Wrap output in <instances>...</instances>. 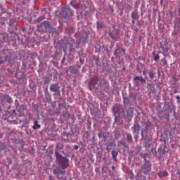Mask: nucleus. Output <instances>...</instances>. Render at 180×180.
Masks as SVG:
<instances>
[{
	"label": "nucleus",
	"instance_id": "f257e3e1",
	"mask_svg": "<svg viewBox=\"0 0 180 180\" xmlns=\"http://www.w3.org/2000/svg\"><path fill=\"white\" fill-rule=\"evenodd\" d=\"M55 155L56 157V164L58 167L53 169V172L58 179H63V177L65 175V169L70 167V160L63 156L58 151L55 152Z\"/></svg>",
	"mask_w": 180,
	"mask_h": 180
},
{
	"label": "nucleus",
	"instance_id": "f03ea898",
	"mask_svg": "<svg viewBox=\"0 0 180 180\" xmlns=\"http://www.w3.org/2000/svg\"><path fill=\"white\" fill-rule=\"evenodd\" d=\"M51 23L49 21H44L39 25L37 26L38 32L41 33H46V32H50L52 30Z\"/></svg>",
	"mask_w": 180,
	"mask_h": 180
},
{
	"label": "nucleus",
	"instance_id": "7ed1b4c3",
	"mask_svg": "<svg viewBox=\"0 0 180 180\" xmlns=\"http://www.w3.org/2000/svg\"><path fill=\"white\" fill-rule=\"evenodd\" d=\"M60 15L61 16H63V18H68V16H72L74 13H72V11H71L70 5H66L62 7V11L60 12Z\"/></svg>",
	"mask_w": 180,
	"mask_h": 180
},
{
	"label": "nucleus",
	"instance_id": "20e7f679",
	"mask_svg": "<svg viewBox=\"0 0 180 180\" xmlns=\"http://www.w3.org/2000/svg\"><path fill=\"white\" fill-rule=\"evenodd\" d=\"M99 82V78L98 76H94L93 77L90 78L89 82V89L90 91H94L95 89V86H96V84Z\"/></svg>",
	"mask_w": 180,
	"mask_h": 180
},
{
	"label": "nucleus",
	"instance_id": "39448f33",
	"mask_svg": "<svg viewBox=\"0 0 180 180\" xmlns=\"http://www.w3.org/2000/svg\"><path fill=\"white\" fill-rule=\"evenodd\" d=\"M144 161L146 162V163L141 167V172L145 174V175H147V174H148V172L151 171V163L147 161V159H146V158H144Z\"/></svg>",
	"mask_w": 180,
	"mask_h": 180
},
{
	"label": "nucleus",
	"instance_id": "423d86ee",
	"mask_svg": "<svg viewBox=\"0 0 180 180\" xmlns=\"http://www.w3.org/2000/svg\"><path fill=\"white\" fill-rule=\"evenodd\" d=\"M71 47H72V43H70L68 41H65L60 44V49H63L64 56H67V50L71 49Z\"/></svg>",
	"mask_w": 180,
	"mask_h": 180
},
{
	"label": "nucleus",
	"instance_id": "0eeeda50",
	"mask_svg": "<svg viewBox=\"0 0 180 180\" xmlns=\"http://www.w3.org/2000/svg\"><path fill=\"white\" fill-rule=\"evenodd\" d=\"M109 36L112 40H119V38L120 37V31L117 29H114L109 33Z\"/></svg>",
	"mask_w": 180,
	"mask_h": 180
},
{
	"label": "nucleus",
	"instance_id": "6e6552de",
	"mask_svg": "<svg viewBox=\"0 0 180 180\" xmlns=\"http://www.w3.org/2000/svg\"><path fill=\"white\" fill-rule=\"evenodd\" d=\"M134 113H137V110H136L135 108H131L130 107L127 110V119H132L133 117V115H134Z\"/></svg>",
	"mask_w": 180,
	"mask_h": 180
},
{
	"label": "nucleus",
	"instance_id": "1a4fd4ad",
	"mask_svg": "<svg viewBox=\"0 0 180 180\" xmlns=\"http://www.w3.org/2000/svg\"><path fill=\"white\" fill-rule=\"evenodd\" d=\"M112 112L115 116L116 115H120V113H124V111H123V108H122V105H119L113 107Z\"/></svg>",
	"mask_w": 180,
	"mask_h": 180
},
{
	"label": "nucleus",
	"instance_id": "9d476101",
	"mask_svg": "<svg viewBox=\"0 0 180 180\" xmlns=\"http://www.w3.org/2000/svg\"><path fill=\"white\" fill-rule=\"evenodd\" d=\"M49 89L51 92H54L55 94H60V92L58 84H51Z\"/></svg>",
	"mask_w": 180,
	"mask_h": 180
},
{
	"label": "nucleus",
	"instance_id": "9b49d317",
	"mask_svg": "<svg viewBox=\"0 0 180 180\" xmlns=\"http://www.w3.org/2000/svg\"><path fill=\"white\" fill-rule=\"evenodd\" d=\"M141 129V126H140L137 122H135L134 124V126L131 127V130L134 134H136V135H139V133H140Z\"/></svg>",
	"mask_w": 180,
	"mask_h": 180
},
{
	"label": "nucleus",
	"instance_id": "f8f14e48",
	"mask_svg": "<svg viewBox=\"0 0 180 180\" xmlns=\"http://www.w3.org/2000/svg\"><path fill=\"white\" fill-rule=\"evenodd\" d=\"M158 151L160 154L159 155V159L161 160V158H164L165 157V154H167V150L165 149V146L162 147L160 146L158 149Z\"/></svg>",
	"mask_w": 180,
	"mask_h": 180
},
{
	"label": "nucleus",
	"instance_id": "ddd939ff",
	"mask_svg": "<svg viewBox=\"0 0 180 180\" xmlns=\"http://www.w3.org/2000/svg\"><path fill=\"white\" fill-rule=\"evenodd\" d=\"M1 36L5 43H8V41H10V40H13L12 38V32H9L8 34H3Z\"/></svg>",
	"mask_w": 180,
	"mask_h": 180
},
{
	"label": "nucleus",
	"instance_id": "4468645a",
	"mask_svg": "<svg viewBox=\"0 0 180 180\" xmlns=\"http://www.w3.org/2000/svg\"><path fill=\"white\" fill-rule=\"evenodd\" d=\"M134 81H135V84L137 86H139V82L137 81H140L142 85H146V79L143 78V77L136 76L134 77Z\"/></svg>",
	"mask_w": 180,
	"mask_h": 180
},
{
	"label": "nucleus",
	"instance_id": "2eb2a0df",
	"mask_svg": "<svg viewBox=\"0 0 180 180\" xmlns=\"http://www.w3.org/2000/svg\"><path fill=\"white\" fill-rule=\"evenodd\" d=\"M143 133H144V131L142 130L141 131V136H142L143 140L145 141V142H144L145 147H146V148H150V142L147 139V136H144Z\"/></svg>",
	"mask_w": 180,
	"mask_h": 180
},
{
	"label": "nucleus",
	"instance_id": "dca6fc26",
	"mask_svg": "<svg viewBox=\"0 0 180 180\" xmlns=\"http://www.w3.org/2000/svg\"><path fill=\"white\" fill-rule=\"evenodd\" d=\"M113 147H116V143L113 141V140L110 141L109 144L107 145L106 150L108 151H110L113 148Z\"/></svg>",
	"mask_w": 180,
	"mask_h": 180
},
{
	"label": "nucleus",
	"instance_id": "f3484780",
	"mask_svg": "<svg viewBox=\"0 0 180 180\" xmlns=\"http://www.w3.org/2000/svg\"><path fill=\"white\" fill-rule=\"evenodd\" d=\"M158 175L160 178H165V176H168L169 174L168 172L165 170H160L158 173Z\"/></svg>",
	"mask_w": 180,
	"mask_h": 180
},
{
	"label": "nucleus",
	"instance_id": "a211bd4d",
	"mask_svg": "<svg viewBox=\"0 0 180 180\" xmlns=\"http://www.w3.org/2000/svg\"><path fill=\"white\" fill-rule=\"evenodd\" d=\"M41 127V125L39 124V121H34V125L32 126L33 130H39Z\"/></svg>",
	"mask_w": 180,
	"mask_h": 180
},
{
	"label": "nucleus",
	"instance_id": "6ab92c4d",
	"mask_svg": "<svg viewBox=\"0 0 180 180\" xmlns=\"http://www.w3.org/2000/svg\"><path fill=\"white\" fill-rule=\"evenodd\" d=\"M117 155H119V153L116 150H112V158L114 160V161L117 160Z\"/></svg>",
	"mask_w": 180,
	"mask_h": 180
},
{
	"label": "nucleus",
	"instance_id": "aec40b11",
	"mask_svg": "<svg viewBox=\"0 0 180 180\" xmlns=\"http://www.w3.org/2000/svg\"><path fill=\"white\" fill-rule=\"evenodd\" d=\"M4 98H6V102H8V103H13V101H12V97H11L10 96L5 94L4 96Z\"/></svg>",
	"mask_w": 180,
	"mask_h": 180
},
{
	"label": "nucleus",
	"instance_id": "412c9836",
	"mask_svg": "<svg viewBox=\"0 0 180 180\" xmlns=\"http://www.w3.org/2000/svg\"><path fill=\"white\" fill-rule=\"evenodd\" d=\"M101 85H108V81L106 79H101L98 84V87L99 88Z\"/></svg>",
	"mask_w": 180,
	"mask_h": 180
},
{
	"label": "nucleus",
	"instance_id": "4be33fe9",
	"mask_svg": "<svg viewBox=\"0 0 180 180\" xmlns=\"http://www.w3.org/2000/svg\"><path fill=\"white\" fill-rule=\"evenodd\" d=\"M50 81H51V77L46 76L44 81V85H46V84H49V82H50Z\"/></svg>",
	"mask_w": 180,
	"mask_h": 180
},
{
	"label": "nucleus",
	"instance_id": "5701e85b",
	"mask_svg": "<svg viewBox=\"0 0 180 180\" xmlns=\"http://www.w3.org/2000/svg\"><path fill=\"white\" fill-rule=\"evenodd\" d=\"M160 49H162L163 53H168V51L169 50V49H168V47H164V45L161 44L160 46Z\"/></svg>",
	"mask_w": 180,
	"mask_h": 180
},
{
	"label": "nucleus",
	"instance_id": "b1692460",
	"mask_svg": "<svg viewBox=\"0 0 180 180\" xmlns=\"http://www.w3.org/2000/svg\"><path fill=\"white\" fill-rule=\"evenodd\" d=\"M148 76L150 79H154L155 75H154V72L153 71H150L148 72Z\"/></svg>",
	"mask_w": 180,
	"mask_h": 180
},
{
	"label": "nucleus",
	"instance_id": "393cba45",
	"mask_svg": "<svg viewBox=\"0 0 180 180\" xmlns=\"http://www.w3.org/2000/svg\"><path fill=\"white\" fill-rule=\"evenodd\" d=\"M123 102L124 103V105H129V103H130V99H129V98H123Z\"/></svg>",
	"mask_w": 180,
	"mask_h": 180
},
{
	"label": "nucleus",
	"instance_id": "a878e982",
	"mask_svg": "<svg viewBox=\"0 0 180 180\" xmlns=\"http://www.w3.org/2000/svg\"><path fill=\"white\" fill-rule=\"evenodd\" d=\"M97 24V29L99 30V29H102L103 27V23L102 22H99V21H98L96 22Z\"/></svg>",
	"mask_w": 180,
	"mask_h": 180
},
{
	"label": "nucleus",
	"instance_id": "bb28decb",
	"mask_svg": "<svg viewBox=\"0 0 180 180\" xmlns=\"http://www.w3.org/2000/svg\"><path fill=\"white\" fill-rule=\"evenodd\" d=\"M4 58H5L4 61H6L8 63H11V61H12V57L11 56H5Z\"/></svg>",
	"mask_w": 180,
	"mask_h": 180
},
{
	"label": "nucleus",
	"instance_id": "cd10ccee",
	"mask_svg": "<svg viewBox=\"0 0 180 180\" xmlns=\"http://www.w3.org/2000/svg\"><path fill=\"white\" fill-rule=\"evenodd\" d=\"M127 141H133V136H131V134H127Z\"/></svg>",
	"mask_w": 180,
	"mask_h": 180
},
{
	"label": "nucleus",
	"instance_id": "c85d7f7f",
	"mask_svg": "<svg viewBox=\"0 0 180 180\" xmlns=\"http://www.w3.org/2000/svg\"><path fill=\"white\" fill-rule=\"evenodd\" d=\"M6 148V145H4V143H0V153Z\"/></svg>",
	"mask_w": 180,
	"mask_h": 180
},
{
	"label": "nucleus",
	"instance_id": "c756f323",
	"mask_svg": "<svg viewBox=\"0 0 180 180\" xmlns=\"http://www.w3.org/2000/svg\"><path fill=\"white\" fill-rule=\"evenodd\" d=\"M44 19H46V16L41 15V17H39L37 19V22H38V23H39V22H41V20H44Z\"/></svg>",
	"mask_w": 180,
	"mask_h": 180
},
{
	"label": "nucleus",
	"instance_id": "7c9ffc66",
	"mask_svg": "<svg viewBox=\"0 0 180 180\" xmlns=\"http://www.w3.org/2000/svg\"><path fill=\"white\" fill-rule=\"evenodd\" d=\"M25 110H26L25 105H21L19 106V112H25Z\"/></svg>",
	"mask_w": 180,
	"mask_h": 180
},
{
	"label": "nucleus",
	"instance_id": "2f4dec72",
	"mask_svg": "<svg viewBox=\"0 0 180 180\" xmlns=\"http://www.w3.org/2000/svg\"><path fill=\"white\" fill-rule=\"evenodd\" d=\"M160 65H162V66L167 65V60H165V59H162V60H160Z\"/></svg>",
	"mask_w": 180,
	"mask_h": 180
},
{
	"label": "nucleus",
	"instance_id": "473e14b6",
	"mask_svg": "<svg viewBox=\"0 0 180 180\" xmlns=\"http://www.w3.org/2000/svg\"><path fill=\"white\" fill-rule=\"evenodd\" d=\"M67 33H74V29L72 27H68L66 30Z\"/></svg>",
	"mask_w": 180,
	"mask_h": 180
},
{
	"label": "nucleus",
	"instance_id": "72a5a7b5",
	"mask_svg": "<svg viewBox=\"0 0 180 180\" xmlns=\"http://www.w3.org/2000/svg\"><path fill=\"white\" fill-rule=\"evenodd\" d=\"M70 116H71V114L69 112H66L65 114H63L64 119H70Z\"/></svg>",
	"mask_w": 180,
	"mask_h": 180
},
{
	"label": "nucleus",
	"instance_id": "f704fd0d",
	"mask_svg": "<svg viewBox=\"0 0 180 180\" xmlns=\"http://www.w3.org/2000/svg\"><path fill=\"white\" fill-rule=\"evenodd\" d=\"M70 70H71V72H72V74H75L77 72V70L74 68V66H70Z\"/></svg>",
	"mask_w": 180,
	"mask_h": 180
},
{
	"label": "nucleus",
	"instance_id": "c9c22d12",
	"mask_svg": "<svg viewBox=\"0 0 180 180\" xmlns=\"http://www.w3.org/2000/svg\"><path fill=\"white\" fill-rule=\"evenodd\" d=\"M145 124L148 127H151V126H153V123H151L150 121H147Z\"/></svg>",
	"mask_w": 180,
	"mask_h": 180
},
{
	"label": "nucleus",
	"instance_id": "e433bc0d",
	"mask_svg": "<svg viewBox=\"0 0 180 180\" xmlns=\"http://www.w3.org/2000/svg\"><path fill=\"white\" fill-rule=\"evenodd\" d=\"M6 20H8L6 19V18H5V17H1V18H0V23H4V22H5Z\"/></svg>",
	"mask_w": 180,
	"mask_h": 180
},
{
	"label": "nucleus",
	"instance_id": "4c0bfd02",
	"mask_svg": "<svg viewBox=\"0 0 180 180\" xmlns=\"http://www.w3.org/2000/svg\"><path fill=\"white\" fill-rule=\"evenodd\" d=\"M158 60H160V55L156 54V56L154 58V61H158Z\"/></svg>",
	"mask_w": 180,
	"mask_h": 180
},
{
	"label": "nucleus",
	"instance_id": "58836bf2",
	"mask_svg": "<svg viewBox=\"0 0 180 180\" xmlns=\"http://www.w3.org/2000/svg\"><path fill=\"white\" fill-rule=\"evenodd\" d=\"M72 6L75 9H78L79 8V4H73Z\"/></svg>",
	"mask_w": 180,
	"mask_h": 180
},
{
	"label": "nucleus",
	"instance_id": "ea45409f",
	"mask_svg": "<svg viewBox=\"0 0 180 180\" xmlns=\"http://www.w3.org/2000/svg\"><path fill=\"white\" fill-rule=\"evenodd\" d=\"M80 41H82L83 44L86 42V38L82 37L80 39Z\"/></svg>",
	"mask_w": 180,
	"mask_h": 180
},
{
	"label": "nucleus",
	"instance_id": "a19ab883",
	"mask_svg": "<svg viewBox=\"0 0 180 180\" xmlns=\"http://www.w3.org/2000/svg\"><path fill=\"white\" fill-rule=\"evenodd\" d=\"M5 63V60L4 59V58L0 57V64H4Z\"/></svg>",
	"mask_w": 180,
	"mask_h": 180
},
{
	"label": "nucleus",
	"instance_id": "79ce46f5",
	"mask_svg": "<svg viewBox=\"0 0 180 180\" xmlns=\"http://www.w3.org/2000/svg\"><path fill=\"white\" fill-rule=\"evenodd\" d=\"M42 15H44V13H47V11H46V8L41 9Z\"/></svg>",
	"mask_w": 180,
	"mask_h": 180
},
{
	"label": "nucleus",
	"instance_id": "37998d69",
	"mask_svg": "<svg viewBox=\"0 0 180 180\" xmlns=\"http://www.w3.org/2000/svg\"><path fill=\"white\" fill-rule=\"evenodd\" d=\"M70 119L72 120V122H75V120H77V119L75 118V116H74V115H71Z\"/></svg>",
	"mask_w": 180,
	"mask_h": 180
},
{
	"label": "nucleus",
	"instance_id": "c03bdc74",
	"mask_svg": "<svg viewBox=\"0 0 180 180\" xmlns=\"http://www.w3.org/2000/svg\"><path fill=\"white\" fill-rule=\"evenodd\" d=\"M176 99H179V100L177 101V102H178V103H179V102H180V97H179V95H177V96H176Z\"/></svg>",
	"mask_w": 180,
	"mask_h": 180
},
{
	"label": "nucleus",
	"instance_id": "a18cd8bd",
	"mask_svg": "<svg viewBox=\"0 0 180 180\" xmlns=\"http://www.w3.org/2000/svg\"><path fill=\"white\" fill-rule=\"evenodd\" d=\"M2 96H4V94H0V98H2ZM0 112H2V108H1V105H0Z\"/></svg>",
	"mask_w": 180,
	"mask_h": 180
},
{
	"label": "nucleus",
	"instance_id": "49530a36",
	"mask_svg": "<svg viewBox=\"0 0 180 180\" xmlns=\"http://www.w3.org/2000/svg\"><path fill=\"white\" fill-rule=\"evenodd\" d=\"M74 148H75V150H78L79 147H78V146L76 145L74 146Z\"/></svg>",
	"mask_w": 180,
	"mask_h": 180
},
{
	"label": "nucleus",
	"instance_id": "de8ad7c7",
	"mask_svg": "<svg viewBox=\"0 0 180 180\" xmlns=\"http://www.w3.org/2000/svg\"><path fill=\"white\" fill-rule=\"evenodd\" d=\"M111 169H112V171H115V166H112V167H111Z\"/></svg>",
	"mask_w": 180,
	"mask_h": 180
},
{
	"label": "nucleus",
	"instance_id": "09e8293b",
	"mask_svg": "<svg viewBox=\"0 0 180 180\" xmlns=\"http://www.w3.org/2000/svg\"><path fill=\"white\" fill-rule=\"evenodd\" d=\"M0 51H5V49H2V47L0 46Z\"/></svg>",
	"mask_w": 180,
	"mask_h": 180
},
{
	"label": "nucleus",
	"instance_id": "8fccbe9b",
	"mask_svg": "<svg viewBox=\"0 0 180 180\" xmlns=\"http://www.w3.org/2000/svg\"><path fill=\"white\" fill-rule=\"evenodd\" d=\"M4 137V134L2 133H0V139H2Z\"/></svg>",
	"mask_w": 180,
	"mask_h": 180
},
{
	"label": "nucleus",
	"instance_id": "3c124183",
	"mask_svg": "<svg viewBox=\"0 0 180 180\" xmlns=\"http://www.w3.org/2000/svg\"><path fill=\"white\" fill-rule=\"evenodd\" d=\"M115 50H116V51H117L119 50V46H117L115 48Z\"/></svg>",
	"mask_w": 180,
	"mask_h": 180
},
{
	"label": "nucleus",
	"instance_id": "603ef678",
	"mask_svg": "<svg viewBox=\"0 0 180 180\" xmlns=\"http://www.w3.org/2000/svg\"><path fill=\"white\" fill-rule=\"evenodd\" d=\"M102 136V133L98 134V136L101 137Z\"/></svg>",
	"mask_w": 180,
	"mask_h": 180
},
{
	"label": "nucleus",
	"instance_id": "864d4df0",
	"mask_svg": "<svg viewBox=\"0 0 180 180\" xmlns=\"http://www.w3.org/2000/svg\"><path fill=\"white\" fill-rule=\"evenodd\" d=\"M143 75L144 76H146V70H143Z\"/></svg>",
	"mask_w": 180,
	"mask_h": 180
},
{
	"label": "nucleus",
	"instance_id": "5fc2aeb1",
	"mask_svg": "<svg viewBox=\"0 0 180 180\" xmlns=\"http://www.w3.org/2000/svg\"><path fill=\"white\" fill-rule=\"evenodd\" d=\"M122 51H123V53H126V50L125 49H122Z\"/></svg>",
	"mask_w": 180,
	"mask_h": 180
},
{
	"label": "nucleus",
	"instance_id": "6e6d98bb",
	"mask_svg": "<svg viewBox=\"0 0 180 180\" xmlns=\"http://www.w3.org/2000/svg\"><path fill=\"white\" fill-rule=\"evenodd\" d=\"M139 151L141 150V146H138Z\"/></svg>",
	"mask_w": 180,
	"mask_h": 180
},
{
	"label": "nucleus",
	"instance_id": "4d7b16f0",
	"mask_svg": "<svg viewBox=\"0 0 180 180\" xmlns=\"http://www.w3.org/2000/svg\"><path fill=\"white\" fill-rule=\"evenodd\" d=\"M12 25H13V22H10L9 25L12 26Z\"/></svg>",
	"mask_w": 180,
	"mask_h": 180
},
{
	"label": "nucleus",
	"instance_id": "13d9d810",
	"mask_svg": "<svg viewBox=\"0 0 180 180\" xmlns=\"http://www.w3.org/2000/svg\"><path fill=\"white\" fill-rule=\"evenodd\" d=\"M132 23H133V25H134V23H135V22H134V20L132 21Z\"/></svg>",
	"mask_w": 180,
	"mask_h": 180
},
{
	"label": "nucleus",
	"instance_id": "bf43d9fd",
	"mask_svg": "<svg viewBox=\"0 0 180 180\" xmlns=\"http://www.w3.org/2000/svg\"><path fill=\"white\" fill-rule=\"evenodd\" d=\"M114 180H119V179H114Z\"/></svg>",
	"mask_w": 180,
	"mask_h": 180
},
{
	"label": "nucleus",
	"instance_id": "052dcab7",
	"mask_svg": "<svg viewBox=\"0 0 180 180\" xmlns=\"http://www.w3.org/2000/svg\"><path fill=\"white\" fill-rule=\"evenodd\" d=\"M47 91H48V89L46 88V91L47 92Z\"/></svg>",
	"mask_w": 180,
	"mask_h": 180
}]
</instances>
